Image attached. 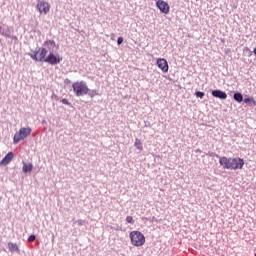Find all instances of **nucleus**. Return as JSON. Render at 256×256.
I'll return each mask as SVG.
<instances>
[{"label":"nucleus","mask_w":256,"mask_h":256,"mask_svg":"<svg viewBox=\"0 0 256 256\" xmlns=\"http://www.w3.org/2000/svg\"><path fill=\"white\" fill-rule=\"evenodd\" d=\"M219 163L223 169H229L230 171H237V169H243L245 165V160L240 157L227 158L222 156L219 158Z\"/></svg>","instance_id":"obj_1"},{"label":"nucleus","mask_w":256,"mask_h":256,"mask_svg":"<svg viewBox=\"0 0 256 256\" xmlns=\"http://www.w3.org/2000/svg\"><path fill=\"white\" fill-rule=\"evenodd\" d=\"M55 47V42L48 40L43 44V47L39 48L34 54H30V57L33 61H43L45 63L47 53H49V51H55Z\"/></svg>","instance_id":"obj_2"},{"label":"nucleus","mask_w":256,"mask_h":256,"mask_svg":"<svg viewBox=\"0 0 256 256\" xmlns=\"http://www.w3.org/2000/svg\"><path fill=\"white\" fill-rule=\"evenodd\" d=\"M129 238L134 247H143L145 245V235L137 230L130 232Z\"/></svg>","instance_id":"obj_3"},{"label":"nucleus","mask_w":256,"mask_h":256,"mask_svg":"<svg viewBox=\"0 0 256 256\" xmlns=\"http://www.w3.org/2000/svg\"><path fill=\"white\" fill-rule=\"evenodd\" d=\"M72 87L77 97H83V95L89 93V87H87V83L84 81L75 82Z\"/></svg>","instance_id":"obj_4"},{"label":"nucleus","mask_w":256,"mask_h":256,"mask_svg":"<svg viewBox=\"0 0 256 256\" xmlns=\"http://www.w3.org/2000/svg\"><path fill=\"white\" fill-rule=\"evenodd\" d=\"M31 131L32 130L30 127L20 128L19 131L14 134L13 143L17 145V143L25 141V139H27L29 135H31Z\"/></svg>","instance_id":"obj_5"},{"label":"nucleus","mask_w":256,"mask_h":256,"mask_svg":"<svg viewBox=\"0 0 256 256\" xmlns=\"http://www.w3.org/2000/svg\"><path fill=\"white\" fill-rule=\"evenodd\" d=\"M36 9L40 13V15H47L49 11H51V4L45 0H38Z\"/></svg>","instance_id":"obj_6"},{"label":"nucleus","mask_w":256,"mask_h":256,"mask_svg":"<svg viewBox=\"0 0 256 256\" xmlns=\"http://www.w3.org/2000/svg\"><path fill=\"white\" fill-rule=\"evenodd\" d=\"M48 53L44 63H49V65H57V63H61V56L53 54V51H48Z\"/></svg>","instance_id":"obj_7"},{"label":"nucleus","mask_w":256,"mask_h":256,"mask_svg":"<svg viewBox=\"0 0 256 256\" xmlns=\"http://www.w3.org/2000/svg\"><path fill=\"white\" fill-rule=\"evenodd\" d=\"M156 6L158 7V9L161 13H164V15H169V11L171 9V7L169 6V3H167L163 0H158L156 2Z\"/></svg>","instance_id":"obj_8"},{"label":"nucleus","mask_w":256,"mask_h":256,"mask_svg":"<svg viewBox=\"0 0 256 256\" xmlns=\"http://www.w3.org/2000/svg\"><path fill=\"white\" fill-rule=\"evenodd\" d=\"M156 64L162 73H167L169 71V63L165 60V58H158Z\"/></svg>","instance_id":"obj_9"},{"label":"nucleus","mask_w":256,"mask_h":256,"mask_svg":"<svg viewBox=\"0 0 256 256\" xmlns=\"http://www.w3.org/2000/svg\"><path fill=\"white\" fill-rule=\"evenodd\" d=\"M15 155L13 152H8L5 157L0 161V167H3V165H9L11 161H13V158Z\"/></svg>","instance_id":"obj_10"},{"label":"nucleus","mask_w":256,"mask_h":256,"mask_svg":"<svg viewBox=\"0 0 256 256\" xmlns=\"http://www.w3.org/2000/svg\"><path fill=\"white\" fill-rule=\"evenodd\" d=\"M212 96L216 97V99H227V93L221 90L212 91Z\"/></svg>","instance_id":"obj_11"},{"label":"nucleus","mask_w":256,"mask_h":256,"mask_svg":"<svg viewBox=\"0 0 256 256\" xmlns=\"http://www.w3.org/2000/svg\"><path fill=\"white\" fill-rule=\"evenodd\" d=\"M8 249H9V251H11V253H18V254L21 253L19 246L13 242L8 243Z\"/></svg>","instance_id":"obj_12"},{"label":"nucleus","mask_w":256,"mask_h":256,"mask_svg":"<svg viewBox=\"0 0 256 256\" xmlns=\"http://www.w3.org/2000/svg\"><path fill=\"white\" fill-rule=\"evenodd\" d=\"M22 171L24 173H31L33 171V164L32 163H27V162H22Z\"/></svg>","instance_id":"obj_13"},{"label":"nucleus","mask_w":256,"mask_h":256,"mask_svg":"<svg viewBox=\"0 0 256 256\" xmlns=\"http://www.w3.org/2000/svg\"><path fill=\"white\" fill-rule=\"evenodd\" d=\"M244 103H246V105H251L252 107H256V101H255V98L253 97L245 98Z\"/></svg>","instance_id":"obj_14"},{"label":"nucleus","mask_w":256,"mask_h":256,"mask_svg":"<svg viewBox=\"0 0 256 256\" xmlns=\"http://www.w3.org/2000/svg\"><path fill=\"white\" fill-rule=\"evenodd\" d=\"M134 147L138 149L139 151H143V144L141 143V140L139 138L135 139Z\"/></svg>","instance_id":"obj_15"},{"label":"nucleus","mask_w":256,"mask_h":256,"mask_svg":"<svg viewBox=\"0 0 256 256\" xmlns=\"http://www.w3.org/2000/svg\"><path fill=\"white\" fill-rule=\"evenodd\" d=\"M234 100L237 101V103H243V94L237 92L234 94Z\"/></svg>","instance_id":"obj_16"},{"label":"nucleus","mask_w":256,"mask_h":256,"mask_svg":"<svg viewBox=\"0 0 256 256\" xmlns=\"http://www.w3.org/2000/svg\"><path fill=\"white\" fill-rule=\"evenodd\" d=\"M195 95L199 99H203V97H205V93L204 92H200V91L195 92Z\"/></svg>","instance_id":"obj_17"},{"label":"nucleus","mask_w":256,"mask_h":256,"mask_svg":"<svg viewBox=\"0 0 256 256\" xmlns=\"http://www.w3.org/2000/svg\"><path fill=\"white\" fill-rule=\"evenodd\" d=\"M126 221H127V223H130V225H133V223H135V220H133V218L131 216H127Z\"/></svg>","instance_id":"obj_18"},{"label":"nucleus","mask_w":256,"mask_h":256,"mask_svg":"<svg viewBox=\"0 0 256 256\" xmlns=\"http://www.w3.org/2000/svg\"><path fill=\"white\" fill-rule=\"evenodd\" d=\"M35 239H36V237L33 234L28 237L29 243H33V241H35Z\"/></svg>","instance_id":"obj_19"},{"label":"nucleus","mask_w":256,"mask_h":256,"mask_svg":"<svg viewBox=\"0 0 256 256\" xmlns=\"http://www.w3.org/2000/svg\"><path fill=\"white\" fill-rule=\"evenodd\" d=\"M123 43V37H119L117 40V44L121 45Z\"/></svg>","instance_id":"obj_20"},{"label":"nucleus","mask_w":256,"mask_h":256,"mask_svg":"<svg viewBox=\"0 0 256 256\" xmlns=\"http://www.w3.org/2000/svg\"><path fill=\"white\" fill-rule=\"evenodd\" d=\"M84 224H85L84 220H78L77 221V225H79V226L84 225Z\"/></svg>","instance_id":"obj_21"},{"label":"nucleus","mask_w":256,"mask_h":256,"mask_svg":"<svg viewBox=\"0 0 256 256\" xmlns=\"http://www.w3.org/2000/svg\"><path fill=\"white\" fill-rule=\"evenodd\" d=\"M62 103H65V99H62Z\"/></svg>","instance_id":"obj_22"}]
</instances>
